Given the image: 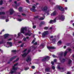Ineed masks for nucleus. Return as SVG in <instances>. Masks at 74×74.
I'll use <instances>...</instances> for the list:
<instances>
[{"label":"nucleus","mask_w":74,"mask_h":74,"mask_svg":"<svg viewBox=\"0 0 74 74\" xmlns=\"http://www.w3.org/2000/svg\"><path fill=\"white\" fill-rule=\"evenodd\" d=\"M19 4H18L17 5H16V6H15L14 7L15 8H16V7H19Z\"/></svg>","instance_id":"5fc2aeb1"},{"label":"nucleus","mask_w":74,"mask_h":74,"mask_svg":"<svg viewBox=\"0 0 74 74\" xmlns=\"http://www.w3.org/2000/svg\"><path fill=\"white\" fill-rule=\"evenodd\" d=\"M45 24V22L44 21H42L40 23V25H43Z\"/></svg>","instance_id":"bb28decb"},{"label":"nucleus","mask_w":74,"mask_h":74,"mask_svg":"<svg viewBox=\"0 0 74 74\" xmlns=\"http://www.w3.org/2000/svg\"><path fill=\"white\" fill-rule=\"evenodd\" d=\"M1 41L0 42V44H3V39L1 40Z\"/></svg>","instance_id":"c85d7f7f"},{"label":"nucleus","mask_w":74,"mask_h":74,"mask_svg":"<svg viewBox=\"0 0 74 74\" xmlns=\"http://www.w3.org/2000/svg\"><path fill=\"white\" fill-rule=\"evenodd\" d=\"M61 62L63 63V62H65V59H63L61 61Z\"/></svg>","instance_id":"2f4dec72"},{"label":"nucleus","mask_w":74,"mask_h":74,"mask_svg":"<svg viewBox=\"0 0 74 74\" xmlns=\"http://www.w3.org/2000/svg\"><path fill=\"white\" fill-rule=\"evenodd\" d=\"M52 69H53V70H55V66H53L52 67Z\"/></svg>","instance_id":"e433bc0d"},{"label":"nucleus","mask_w":74,"mask_h":74,"mask_svg":"<svg viewBox=\"0 0 74 74\" xmlns=\"http://www.w3.org/2000/svg\"><path fill=\"white\" fill-rule=\"evenodd\" d=\"M9 35L8 34H5L4 35V38L5 39V38H7V37H8V36Z\"/></svg>","instance_id":"a211bd4d"},{"label":"nucleus","mask_w":74,"mask_h":74,"mask_svg":"<svg viewBox=\"0 0 74 74\" xmlns=\"http://www.w3.org/2000/svg\"><path fill=\"white\" fill-rule=\"evenodd\" d=\"M50 69H51V68H47L45 69V71H47V72H48V71H49V70H50Z\"/></svg>","instance_id":"6ab92c4d"},{"label":"nucleus","mask_w":74,"mask_h":74,"mask_svg":"<svg viewBox=\"0 0 74 74\" xmlns=\"http://www.w3.org/2000/svg\"><path fill=\"white\" fill-rule=\"evenodd\" d=\"M58 19H60V20H61L62 21H63L64 20V16L62 15L60 18H59L58 17H56L53 20V23H55V22H56V20H58Z\"/></svg>","instance_id":"f257e3e1"},{"label":"nucleus","mask_w":74,"mask_h":74,"mask_svg":"<svg viewBox=\"0 0 74 74\" xmlns=\"http://www.w3.org/2000/svg\"><path fill=\"white\" fill-rule=\"evenodd\" d=\"M12 52H16V50H12Z\"/></svg>","instance_id":"603ef678"},{"label":"nucleus","mask_w":74,"mask_h":74,"mask_svg":"<svg viewBox=\"0 0 74 74\" xmlns=\"http://www.w3.org/2000/svg\"><path fill=\"white\" fill-rule=\"evenodd\" d=\"M22 15H23V16H26V14H24V13H23L22 14Z\"/></svg>","instance_id":"c03bdc74"},{"label":"nucleus","mask_w":74,"mask_h":74,"mask_svg":"<svg viewBox=\"0 0 74 74\" xmlns=\"http://www.w3.org/2000/svg\"><path fill=\"white\" fill-rule=\"evenodd\" d=\"M37 7V5L35 4H34V5L32 6V8H34V9H35L36 8V7Z\"/></svg>","instance_id":"b1692460"},{"label":"nucleus","mask_w":74,"mask_h":74,"mask_svg":"<svg viewBox=\"0 0 74 74\" xmlns=\"http://www.w3.org/2000/svg\"><path fill=\"white\" fill-rule=\"evenodd\" d=\"M49 29L50 30H51V29H52V27H50Z\"/></svg>","instance_id":"e2e57ef3"},{"label":"nucleus","mask_w":74,"mask_h":74,"mask_svg":"<svg viewBox=\"0 0 74 74\" xmlns=\"http://www.w3.org/2000/svg\"><path fill=\"white\" fill-rule=\"evenodd\" d=\"M30 10L31 11H33V12H36V11H37V10H36L34 8H31L30 9Z\"/></svg>","instance_id":"dca6fc26"},{"label":"nucleus","mask_w":74,"mask_h":74,"mask_svg":"<svg viewBox=\"0 0 74 74\" xmlns=\"http://www.w3.org/2000/svg\"><path fill=\"white\" fill-rule=\"evenodd\" d=\"M49 23H50V24H53V20H51L49 22Z\"/></svg>","instance_id":"4be33fe9"},{"label":"nucleus","mask_w":74,"mask_h":74,"mask_svg":"<svg viewBox=\"0 0 74 74\" xmlns=\"http://www.w3.org/2000/svg\"><path fill=\"white\" fill-rule=\"evenodd\" d=\"M20 34H21V33H19L18 34V37H19V36H20Z\"/></svg>","instance_id":"13d9d810"},{"label":"nucleus","mask_w":74,"mask_h":74,"mask_svg":"<svg viewBox=\"0 0 74 74\" xmlns=\"http://www.w3.org/2000/svg\"><path fill=\"white\" fill-rule=\"evenodd\" d=\"M14 73V72L13 71H12V70L11 71H10V73L11 74H13V73Z\"/></svg>","instance_id":"ea45409f"},{"label":"nucleus","mask_w":74,"mask_h":74,"mask_svg":"<svg viewBox=\"0 0 74 74\" xmlns=\"http://www.w3.org/2000/svg\"><path fill=\"white\" fill-rule=\"evenodd\" d=\"M14 11L12 9H10L9 11V12L10 13V15H12L14 13Z\"/></svg>","instance_id":"1a4fd4ad"},{"label":"nucleus","mask_w":74,"mask_h":74,"mask_svg":"<svg viewBox=\"0 0 74 74\" xmlns=\"http://www.w3.org/2000/svg\"><path fill=\"white\" fill-rule=\"evenodd\" d=\"M27 50V49H25L23 52H26V51Z\"/></svg>","instance_id":"6e6d98bb"},{"label":"nucleus","mask_w":74,"mask_h":74,"mask_svg":"<svg viewBox=\"0 0 74 74\" xmlns=\"http://www.w3.org/2000/svg\"><path fill=\"white\" fill-rule=\"evenodd\" d=\"M47 34H48V31H45L42 34V37L43 38L45 37V36H46Z\"/></svg>","instance_id":"39448f33"},{"label":"nucleus","mask_w":74,"mask_h":74,"mask_svg":"<svg viewBox=\"0 0 74 74\" xmlns=\"http://www.w3.org/2000/svg\"><path fill=\"white\" fill-rule=\"evenodd\" d=\"M12 40V39H11V38H10L8 39V41H10V40Z\"/></svg>","instance_id":"bf43d9fd"},{"label":"nucleus","mask_w":74,"mask_h":74,"mask_svg":"<svg viewBox=\"0 0 74 74\" xmlns=\"http://www.w3.org/2000/svg\"><path fill=\"white\" fill-rule=\"evenodd\" d=\"M26 60L27 62H29L31 60V58H30V56H28L27 58L26 59Z\"/></svg>","instance_id":"423d86ee"},{"label":"nucleus","mask_w":74,"mask_h":74,"mask_svg":"<svg viewBox=\"0 0 74 74\" xmlns=\"http://www.w3.org/2000/svg\"><path fill=\"white\" fill-rule=\"evenodd\" d=\"M52 56L53 57V58H57V56L54 55H53Z\"/></svg>","instance_id":"f704fd0d"},{"label":"nucleus","mask_w":74,"mask_h":74,"mask_svg":"<svg viewBox=\"0 0 74 74\" xmlns=\"http://www.w3.org/2000/svg\"><path fill=\"white\" fill-rule=\"evenodd\" d=\"M56 11H55L53 13L51 14V16H55V15H56Z\"/></svg>","instance_id":"4468645a"},{"label":"nucleus","mask_w":74,"mask_h":74,"mask_svg":"<svg viewBox=\"0 0 74 74\" xmlns=\"http://www.w3.org/2000/svg\"><path fill=\"white\" fill-rule=\"evenodd\" d=\"M7 44H9V45H10V47H11V46H12V43H11V42H7Z\"/></svg>","instance_id":"5701e85b"},{"label":"nucleus","mask_w":74,"mask_h":74,"mask_svg":"<svg viewBox=\"0 0 74 74\" xmlns=\"http://www.w3.org/2000/svg\"><path fill=\"white\" fill-rule=\"evenodd\" d=\"M28 69H29V68H25V70H28Z\"/></svg>","instance_id":"49530a36"},{"label":"nucleus","mask_w":74,"mask_h":74,"mask_svg":"<svg viewBox=\"0 0 74 74\" xmlns=\"http://www.w3.org/2000/svg\"><path fill=\"white\" fill-rule=\"evenodd\" d=\"M72 62V61L71 60H69V64H70Z\"/></svg>","instance_id":"a878e982"},{"label":"nucleus","mask_w":74,"mask_h":74,"mask_svg":"<svg viewBox=\"0 0 74 74\" xmlns=\"http://www.w3.org/2000/svg\"><path fill=\"white\" fill-rule=\"evenodd\" d=\"M3 9H4V7H1V8H0L1 10H2Z\"/></svg>","instance_id":"680f3d73"},{"label":"nucleus","mask_w":74,"mask_h":74,"mask_svg":"<svg viewBox=\"0 0 74 74\" xmlns=\"http://www.w3.org/2000/svg\"><path fill=\"white\" fill-rule=\"evenodd\" d=\"M67 52L66 51H65L64 52V56H66V55H67Z\"/></svg>","instance_id":"cd10ccee"},{"label":"nucleus","mask_w":74,"mask_h":74,"mask_svg":"<svg viewBox=\"0 0 74 74\" xmlns=\"http://www.w3.org/2000/svg\"><path fill=\"white\" fill-rule=\"evenodd\" d=\"M23 45H24V43H23L22 44L21 46H20V47H23Z\"/></svg>","instance_id":"58836bf2"},{"label":"nucleus","mask_w":74,"mask_h":74,"mask_svg":"<svg viewBox=\"0 0 74 74\" xmlns=\"http://www.w3.org/2000/svg\"><path fill=\"white\" fill-rule=\"evenodd\" d=\"M47 9H48V7L47 6H45L43 8H41V10L42 11H47Z\"/></svg>","instance_id":"0eeeda50"},{"label":"nucleus","mask_w":74,"mask_h":74,"mask_svg":"<svg viewBox=\"0 0 74 74\" xmlns=\"http://www.w3.org/2000/svg\"><path fill=\"white\" fill-rule=\"evenodd\" d=\"M8 18V16H2L0 17V19H7Z\"/></svg>","instance_id":"9b49d317"},{"label":"nucleus","mask_w":74,"mask_h":74,"mask_svg":"<svg viewBox=\"0 0 74 74\" xmlns=\"http://www.w3.org/2000/svg\"><path fill=\"white\" fill-rule=\"evenodd\" d=\"M62 43V42L61 41H59L57 43V44L58 45H59L60 44Z\"/></svg>","instance_id":"7c9ffc66"},{"label":"nucleus","mask_w":74,"mask_h":74,"mask_svg":"<svg viewBox=\"0 0 74 74\" xmlns=\"http://www.w3.org/2000/svg\"><path fill=\"white\" fill-rule=\"evenodd\" d=\"M39 17L38 16H36L35 17V18L34 19H37Z\"/></svg>","instance_id":"473e14b6"},{"label":"nucleus","mask_w":74,"mask_h":74,"mask_svg":"<svg viewBox=\"0 0 74 74\" xmlns=\"http://www.w3.org/2000/svg\"><path fill=\"white\" fill-rule=\"evenodd\" d=\"M35 40H33V41H32V44H33V43H34V42H35Z\"/></svg>","instance_id":"3c124183"},{"label":"nucleus","mask_w":74,"mask_h":74,"mask_svg":"<svg viewBox=\"0 0 74 74\" xmlns=\"http://www.w3.org/2000/svg\"><path fill=\"white\" fill-rule=\"evenodd\" d=\"M18 10H19V11H20V12H22V7H20L18 9Z\"/></svg>","instance_id":"412c9836"},{"label":"nucleus","mask_w":74,"mask_h":74,"mask_svg":"<svg viewBox=\"0 0 74 74\" xmlns=\"http://www.w3.org/2000/svg\"><path fill=\"white\" fill-rule=\"evenodd\" d=\"M17 21H19V22H21V21H22V20L21 19H17Z\"/></svg>","instance_id":"72a5a7b5"},{"label":"nucleus","mask_w":74,"mask_h":74,"mask_svg":"<svg viewBox=\"0 0 74 74\" xmlns=\"http://www.w3.org/2000/svg\"><path fill=\"white\" fill-rule=\"evenodd\" d=\"M18 43H22V41H18Z\"/></svg>","instance_id":"0e129e2a"},{"label":"nucleus","mask_w":74,"mask_h":74,"mask_svg":"<svg viewBox=\"0 0 74 74\" xmlns=\"http://www.w3.org/2000/svg\"><path fill=\"white\" fill-rule=\"evenodd\" d=\"M47 48L48 49L50 50V49H56V48H55L54 47H47Z\"/></svg>","instance_id":"f8f14e48"},{"label":"nucleus","mask_w":74,"mask_h":74,"mask_svg":"<svg viewBox=\"0 0 74 74\" xmlns=\"http://www.w3.org/2000/svg\"><path fill=\"white\" fill-rule=\"evenodd\" d=\"M19 60V58H18L16 60H15V61H14V62H16V61H18V60Z\"/></svg>","instance_id":"79ce46f5"},{"label":"nucleus","mask_w":74,"mask_h":74,"mask_svg":"<svg viewBox=\"0 0 74 74\" xmlns=\"http://www.w3.org/2000/svg\"><path fill=\"white\" fill-rule=\"evenodd\" d=\"M56 8H58L60 10V11H64V8L61 6H60L59 5H56Z\"/></svg>","instance_id":"20e7f679"},{"label":"nucleus","mask_w":74,"mask_h":74,"mask_svg":"<svg viewBox=\"0 0 74 74\" xmlns=\"http://www.w3.org/2000/svg\"><path fill=\"white\" fill-rule=\"evenodd\" d=\"M25 30L26 31L27 30V28L26 27H22L21 28V33H23V34H24L25 32Z\"/></svg>","instance_id":"7ed1b4c3"},{"label":"nucleus","mask_w":74,"mask_h":74,"mask_svg":"<svg viewBox=\"0 0 74 74\" xmlns=\"http://www.w3.org/2000/svg\"><path fill=\"white\" fill-rule=\"evenodd\" d=\"M26 1L27 3L29 4L30 3V1L29 0H26Z\"/></svg>","instance_id":"c9c22d12"},{"label":"nucleus","mask_w":74,"mask_h":74,"mask_svg":"<svg viewBox=\"0 0 74 74\" xmlns=\"http://www.w3.org/2000/svg\"><path fill=\"white\" fill-rule=\"evenodd\" d=\"M56 40H55V39H54L53 40V42H55V41Z\"/></svg>","instance_id":"052dcab7"},{"label":"nucleus","mask_w":74,"mask_h":74,"mask_svg":"<svg viewBox=\"0 0 74 74\" xmlns=\"http://www.w3.org/2000/svg\"><path fill=\"white\" fill-rule=\"evenodd\" d=\"M31 67L33 69H35V66H32Z\"/></svg>","instance_id":"4c0bfd02"},{"label":"nucleus","mask_w":74,"mask_h":74,"mask_svg":"<svg viewBox=\"0 0 74 74\" xmlns=\"http://www.w3.org/2000/svg\"><path fill=\"white\" fill-rule=\"evenodd\" d=\"M5 14V13L4 12H0V15H4Z\"/></svg>","instance_id":"393cba45"},{"label":"nucleus","mask_w":74,"mask_h":74,"mask_svg":"<svg viewBox=\"0 0 74 74\" xmlns=\"http://www.w3.org/2000/svg\"><path fill=\"white\" fill-rule=\"evenodd\" d=\"M18 64H19V63H16V64H14V65H18Z\"/></svg>","instance_id":"338daca9"},{"label":"nucleus","mask_w":74,"mask_h":74,"mask_svg":"<svg viewBox=\"0 0 74 74\" xmlns=\"http://www.w3.org/2000/svg\"><path fill=\"white\" fill-rule=\"evenodd\" d=\"M67 51H71V49H67Z\"/></svg>","instance_id":"8fccbe9b"},{"label":"nucleus","mask_w":74,"mask_h":74,"mask_svg":"<svg viewBox=\"0 0 74 74\" xmlns=\"http://www.w3.org/2000/svg\"><path fill=\"white\" fill-rule=\"evenodd\" d=\"M50 57L48 56H46L43 57V58L42 60V62H47L49 60Z\"/></svg>","instance_id":"f03ea898"},{"label":"nucleus","mask_w":74,"mask_h":74,"mask_svg":"<svg viewBox=\"0 0 74 74\" xmlns=\"http://www.w3.org/2000/svg\"><path fill=\"white\" fill-rule=\"evenodd\" d=\"M57 69H58V70H61V69H62V70H63L64 69V68H62L60 67V66L59 65H58L57 66Z\"/></svg>","instance_id":"2eb2a0df"},{"label":"nucleus","mask_w":74,"mask_h":74,"mask_svg":"<svg viewBox=\"0 0 74 74\" xmlns=\"http://www.w3.org/2000/svg\"><path fill=\"white\" fill-rule=\"evenodd\" d=\"M17 2H16V1H14V3H15V4H16Z\"/></svg>","instance_id":"774afa93"},{"label":"nucleus","mask_w":74,"mask_h":74,"mask_svg":"<svg viewBox=\"0 0 74 74\" xmlns=\"http://www.w3.org/2000/svg\"><path fill=\"white\" fill-rule=\"evenodd\" d=\"M32 34V33H31V32L30 31H28V33H26L25 34V36H30Z\"/></svg>","instance_id":"9d476101"},{"label":"nucleus","mask_w":74,"mask_h":74,"mask_svg":"<svg viewBox=\"0 0 74 74\" xmlns=\"http://www.w3.org/2000/svg\"><path fill=\"white\" fill-rule=\"evenodd\" d=\"M51 63L53 65V64H54V62L53 61H52L51 62Z\"/></svg>","instance_id":"864d4df0"},{"label":"nucleus","mask_w":74,"mask_h":74,"mask_svg":"<svg viewBox=\"0 0 74 74\" xmlns=\"http://www.w3.org/2000/svg\"><path fill=\"white\" fill-rule=\"evenodd\" d=\"M36 27V26L35 25H33V29H35Z\"/></svg>","instance_id":"a18cd8bd"},{"label":"nucleus","mask_w":74,"mask_h":74,"mask_svg":"<svg viewBox=\"0 0 74 74\" xmlns=\"http://www.w3.org/2000/svg\"><path fill=\"white\" fill-rule=\"evenodd\" d=\"M44 29L45 30H48L49 29V27H44Z\"/></svg>","instance_id":"c756f323"},{"label":"nucleus","mask_w":74,"mask_h":74,"mask_svg":"<svg viewBox=\"0 0 74 74\" xmlns=\"http://www.w3.org/2000/svg\"><path fill=\"white\" fill-rule=\"evenodd\" d=\"M6 19L5 21L6 22H8L9 21V19Z\"/></svg>","instance_id":"37998d69"},{"label":"nucleus","mask_w":74,"mask_h":74,"mask_svg":"<svg viewBox=\"0 0 74 74\" xmlns=\"http://www.w3.org/2000/svg\"><path fill=\"white\" fill-rule=\"evenodd\" d=\"M37 42H35V43H34V45H37Z\"/></svg>","instance_id":"4d7b16f0"},{"label":"nucleus","mask_w":74,"mask_h":74,"mask_svg":"<svg viewBox=\"0 0 74 74\" xmlns=\"http://www.w3.org/2000/svg\"><path fill=\"white\" fill-rule=\"evenodd\" d=\"M16 57H17V56H15L14 57H13L12 58H11L10 60V61H12V60H13V59H14L16 58Z\"/></svg>","instance_id":"aec40b11"},{"label":"nucleus","mask_w":74,"mask_h":74,"mask_svg":"<svg viewBox=\"0 0 74 74\" xmlns=\"http://www.w3.org/2000/svg\"><path fill=\"white\" fill-rule=\"evenodd\" d=\"M2 4H3V1H1L0 2V5H2Z\"/></svg>","instance_id":"a19ab883"},{"label":"nucleus","mask_w":74,"mask_h":74,"mask_svg":"<svg viewBox=\"0 0 74 74\" xmlns=\"http://www.w3.org/2000/svg\"><path fill=\"white\" fill-rule=\"evenodd\" d=\"M30 50H29L28 51V53H24L22 55V56L23 57H25L26 55H27V54L28 53H29L30 52Z\"/></svg>","instance_id":"ddd939ff"},{"label":"nucleus","mask_w":74,"mask_h":74,"mask_svg":"<svg viewBox=\"0 0 74 74\" xmlns=\"http://www.w3.org/2000/svg\"><path fill=\"white\" fill-rule=\"evenodd\" d=\"M12 69L14 70V71H16L18 70V67L16 66V65H14L12 67Z\"/></svg>","instance_id":"6e6552de"},{"label":"nucleus","mask_w":74,"mask_h":74,"mask_svg":"<svg viewBox=\"0 0 74 74\" xmlns=\"http://www.w3.org/2000/svg\"><path fill=\"white\" fill-rule=\"evenodd\" d=\"M23 40H24V41H25L26 40V39L25 38H23Z\"/></svg>","instance_id":"69168bd1"},{"label":"nucleus","mask_w":74,"mask_h":74,"mask_svg":"<svg viewBox=\"0 0 74 74\" xmlns=\"http://www.w3.org/2000/svg\"><path fill=\"white\" fill-rule=\"evenodd\" d=\"M42 15H43V17H45L44 18H43V17H41L40 18V19H41V20H44V18H45V14H42Z\"/></svg>","instance_id":"f3484780"},{"label":"nucleus","mask_w":74,"mask_h":74,"mask_svg":"<svg viewBox=\"0 0 74 74\" xmlns=\"http://www.w3.org/2000/svg\"><path fill=\"white\" fill-rule=\"evenodd\" d=\"M57 61V60L56 59H54V62H56V61Z\"/></svg>","instance_id":"09e8293b"},{"label":"nucleus","mask_w":74,"mask_h":74,"mask_svg":"<svg viewBox=\"0 0 74 74\" xmlns=\"http://www.w3.org/2000/svg\"><path fill=\"white\" fill-rule=\"evenodd\" d=\"M71 72H68L67 73V74H71Z\"/></svg>","instance_id":"de8ad7c7"}]
</instances>
